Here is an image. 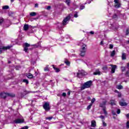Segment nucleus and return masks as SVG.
Listing matches in <instances>:
<instances>
[{
  "mask_svg": "<svg viewBox=\"0 0 129 129\" xmlns=\"http://www.w3.org/2000/svg\"><path fill=\"white\" fill-rule=\"evenodd\" d=\"M92 85V81H88L85 83L81 87V91L84 90L86 88H90V87Z\"/></svg>",
  "mask_w": 129,
  "mask_h": 129,
  "instance_id": "obj_1",
  "label": "nucleus"
},
{
  "mask_svg": "<svg viewBox=\"0 0 129 129\" xmlns=\"http://www.w3.org/2000/svg\"><path fill=\"white\" fill-rule=\"evenodd\" d=\"M107 101L106 100L102 102V103H100L99 107H101L102 108V110L103 111L104 114L106 115L107 114V111H106V103Z\"/></svg>",
  "mask_w": 129,
  "mask_h": 129,
  "instance_id": "obj_2",
  "label": "nucleus"
},
{
  "mask_svg": "<svg viewBox=\"0 0 129 129\" xmlns=\"http://www.w3.org/2000/svg\"><path fill=\"white\" fill-rule=\"evenodd\" d=\"M43 108L45 111H49L50 109H51V108L50 107V103L47 102H45L43 105Z\"/></svg>",
  "mask_w": 129,
  "mask_h": 129,
  "instance_id": "obj_3",
  "label": "nucleus"
},
{
  "mask_svg": "<svg viewBox=\"0 0 129 129\" xmlns=\"http://www.w3.org/2000/svg\"><path fill=\"white\" fill-rule=\"evenodd\" d=\"M13 45H8L7 46H0V54L3 53V50H10L11 48H12Z\"/></svg>",
  "mask_w": 129,
  "mask_h": 129,
  "instance_id": "obj_4",
  "label": "nucleus"
},
{
  "mask_svg": "<svg viewBox=\"0 0 129 129\" xmlns=\"http://www.w3.org/2000/svg\"><path fill=\"white\" fill-rule=\"evenodd\" d=\"M114 3H115L114 7L115 9H119L121 7V4L119 3L118 0H114Z\"/></svg>",
  "mask_w": 129,
  "mask_h": 129,
  "instance_id": "obj_5",
  "label": "nucleus"
},
{
  "mask_svg": "<svg viewBox=\"0 0 129 129\" xmlns=\"http://www.w3.org/2000/svg\"><path fill=\"white\" fill-rule=\"evenodd\" d=\"M30 46H31V45L27 42H25V43H24L23 44V47L24 48V51H25L26 53H27L28 50H29L28 48H29Z\"/></svg>",
  "mask_w": 129,
  "mask_h": 129,
  "instance_id": "obj_6",
  "label": "nucleus"
},
{
  "mask_svg": "<svg viewBox=\"0 0 129 129\" xmlns=\"http://www.w3.org/2000/svg\"><path fill=\"white\" fill-rule=\"evenodd\" d=\"M14 123H23V122H25V119L18 118V119H15L14 121Z\"/></svg>",
  "mask_w": 129,
  "mask_h": 129,
  "instance_id": "obj_7",
  "label": "nucleus"
},
{
  "mask_svg": "<svg viewBox=\"0 0 129 129\" xmlns=\"http://www.w3.org/2000/svg\"><path fill=\"white\" fill-rule=\"evenodd\" d=\"M29 93H30V92L26 90V89H24L23 90V92L20 93V96L21 97H24V96H26V95H27V94H29Z\"/></svg>",
  "mask_w": 129,
  "mask_h": 129,
  "instance_id": "obj_8",
  "label": "nucleus"
},
{
  "mask_svg": "<svg viewBox=\"0 0 129 129\" xmlns=\"http://www.w3.org/2000/svg\"><path fill=\"white\" fill-rule=\"evenodd\" d=\"M110 66H111V73H112V74H113V73H115V69H116V67H117V66L116 65L113 64H110Z\"/></svg>",
  "mask_w": 129,
  "mask_h": 129,
  "instance_id": "obj_9",
  "label": "nucleus"
},
{
  "mask_svg": "<svg viewBox=\"0 0 129 129\" xmlns=\"http://www.w3.org/2000/svg\"><path fill=\"white\" fill-rule=\"evenodd\" d=\"M84 75H85L84 72L82 71H79V73H77V77H78V78H81V77H82V76H84Z\"/></svg>",
  "mask_w": 129,
  "mask_h": 129,
  "instance_id": "obj_10",
  "label": "nucleus"
},
{
  "mask_svg": "<svg viewBox=\"0 0 129 129\" xmlns=\"http://www.w3.org/2000/svg\"><path fill=\"white\" fill-rule=\"evenodd\" d=\"M69 20H70V16H67V17H66L62 21V25L63 26H66V23H67V22H68V21H69Z\"/></svg>",
  "mask_w": 129,
  "mask_h": 129,
  "instance_id": "obj_11",
  "label": "nucleus"
},
{
  "mask_svg": "<svg viewBox=\"0 0 129 129\" xmlns=\"http://www.w3.org/2000/svg\"><path fill=\"white\" fill-rule=\"evenodd\" d=\"M7 94H8V93H0L1 98H3V99H6L8 97Z\"/></svg>",
  "mask_w": 129,
  "mask_h": 129,
  "instance_id": "obj_12",
  "label": "nucleus"
},
{
  "mask_svg": "<svg viewBox=\"0 0 129 129\" xmlns=\"http://www.w3.org/2000/svg\"><path fill=\"white\" fill-rule=\"evenodd\" d=\"M109 104L112 106H113V105H116V101L115 99H111L110 100Z\"/></svg>",
  "mask_w": 129,
  "mask_h": 129,
  "instance_id": "obj_13",
  "label": "nucleus"
},
{
  "mask_svg": "<svg viewBox=\"0 0 129 129\" xmlns=\"http://www.w3.org/2000/svg\"><path fill=\"white\" fill-rule=\"evenodd\" d=\"M91 126L92 127H95L96 126V121L93 120L91 122Z\"/></svg>",
  "mask_w": 129,
  "mask_h": 129,
  "instance_id": "obj_14",
  "label": "nucleus"
},
{
  "mask_svg": "<svg viewBox=\"0 0 129 129\" xmlns=\"http://www.w3.org/2000/svg\"><path fill=\"white\" fill-rule=\"evenodd\" d=\"M7 96H9V97L14 98L16 97V94L13 93H7Z\"/></svg>",
  "mask_w": 129,
  "mask_h": 129,
  "instance_id": "obj_15",
  "label": "nucleus"
},
{
  "mask_svg": "<svg viewBox=\"0 0 129 129\" xmlns=\"http://www.w3.org/2000/svg\"><path fill=\"white\" fill-rule=\"evenodd\" d=\"M119 104L120 105V106H126V105H127V103H126V102L121 101L119 102Z\"/></svg>",
  "mask_w": 129,
  "mask_h": 129,
  "instance_id": "obj_16",
  "label": "nucleus"
},
{
  "mask_svg": "<svg viewBox=\"0 0 129 129\" xmlns=\"http://www.w3.org/2000/svg\"><path fill=\"white\" fill-rule=\"evenodd\" d=\"M52 67H53L54 70H55V72H56V73H58L60 72V69H59V68H56V67H55V65L53 64V65H52Z\"/></svg>",
  "mask_w": 129,
  "mask_h": 129,
  "instance_id": "obj_17",
  "label": "nucleus"
},
{
  "mask_svg": "<svg viewBox=\"0 0 129 129\" xmlns=\"http://www.w3.org/2000/svg\"><path fill=\"white\" fill-rule=\"evenodd\" d=\"M27 77H28L29 79H32V78H34V76L33 74L29 73L27 75Z\"/></svg>",
  "mask_w": 129,
  "mask_h": 129,
  "instance_id": "obj_18",
  "label": "nucleus"
},
{
  "mask_svg": "<svg viewBox=\"0 0 129 129\" xmlns=\"http://www.w3.org/2000/svg\"><path fill=\"white\" fill-rule=\"evenodd\" d=\"M86 53V50L81 51V53H80V56H81V57H84V56H85Z\"/></svg>",
  "mask_w": 129,
  "mask_h": 129,
  "instance_id": "obj_19",
  "label": "nucleus"
},
{
  "mask_svg": "<svg viewBox=\"0 0 129 129\" xmlns=\"http://www.w3.org/2000/svg\"><path fill=\"white\" fill-rule=\"evenodd\" d=\"M23 29L24 31H28V30H29V25L25 24L23 27Z\"/></svg>",
  "mask_w": 129,
  "mask_h": 129,
  "instance_id": "obj_20",
  "label": "nucleus"
},
{
  "mask_svg": "<svg viewBox=\"0 0 129 129\" xmlns=\"http://www.w3.org/2000/svg\"><path fill=\"white\" fill-rule=\"evenodd\" d=\"M126 59V54L125 53H122V60H125Z\"/></svg>",
  "mask_w": 129,
  "mask_h": 129,
  "instance_id": "obj_21",
  "label": "nucleus"
},
{
  "mask_svg": "<svg viewBox=\"0 0 129 129\" xmlns=\"http://www.w3.org/2000/svg\"><path fill=\"white\" fill-rule=\"evenodd\" d=\"M4 22H5V19L3 17H0V26L3 25Z\"/></svg>",
  "mask_w": 129,
  "mask_h": 129,
  "instance_id": "obj_22",
  "label": "nucleus"
},
{
  "mask_svg": "<svg viewBox=\"0 0 129 129\" xmlns=\"http://www.w3.org/2000/svg\"><path fill=\"white\" fill-rule=\"evenodd\" d=\"M32 46H33L34 48H39V47H40V43H37L35 44H33Z\"/></svg>",
  "mask_w": 129,
  "mask_h": 129,
  "instance_id": "obj_23",
  "label": "nucleus"
},
{
  "mask_svg": "<svg viewBox=\"0 0 129 129\" xmlns=\"http://www.w3.org/2000/svg\"><path fill=\"white\" fill-rule=\"evenodd\" d=\"M30 16H31V17H35L37 16V13L36 12H31L30 14Z\"/></svg>",
  "mask_w": 129,
  "mask_h": 129,
  "instance_id": "obj_24",
  "label": "nucleus"
},
{
  "mask_svg": "<svg viewBox=\"0 0 129 129\" xmlns=\"http://www.w3.org/2000/svg\"><path fill=\"white\" fill-rule=\"evenodd\" d=\"M71 3V1L70 0H66V4L68 6V7H70V3Z\"/></svg>",
  "mask_w": 129,
  "mask_h": 129,
  "instance_id": "obj_25",
  "label": "nucleus"
},
{
  "mask_svg": "<svg viewBox=\"0 0 129 129\" xmlns=\"http://www.w3.org/2000/svg\"><path fill=\"white\" fill-rule=\"evenodd\" d=\"M65 64H66L67 66H70L71 62L68 60L64 61Z\"/></svg>",
  "mask_w": 129,
  "mask_h": 129,
  "instance_id": "obj_26",
  "label": "nucleus"
},
{
  "mask_svg": "<svg viewBox=\"0 0 129 129\" xmlns=\"http://www.w3.org/2000/svg\"><path fill=\"white\" fill-rule=\"evenodd\" d=\"M93 75H100V72L96 71L95 72L93 73Z\"/></svg>",
  "mask_w": 129,
  "mask_h": 129,
  "instance_id": "obj_27",
  "label": "nucleus"
},
{
  "mask_svg": "<svg viewBox=\"0 0 129 129\" xmlns=\"http://www.w3.org/2000/svg\"><path fill=\"white\" fill-rule=\"evenodd\" d=\"M10 9V7L9 6H4L3 7V10H8Z\"/></svg>",
  "mask_w": 129,
  "mask_h": 129,
  "instance_id": "obj_28",
  "label": "nucleus"
},
{
  "mask_svg": "<svg viewBox=\"0 0 129 129\" xmlns=\"http://www.w3.org/2000/svg\"><path fill=\"white\" fill-rule=\"evenodd\" d=\"M115 55V50H113L110 54L111 57H113Z\"/></svg>",
  "mask_w": 129,
  "mask_h": 129,
  "instance_id": "obj_29",
  "label": "nucleus"
},
{
  "mask_svg": "<svg viewBox=\"0 0 129 129\" xmlns=\"http://www.w3.org/2000/svg\"><path fill=\"white\" fill-rule=\"evenodd\" d=\"M126 69V68L125 67H121V70L122 72H124Z\"/></svg>",
  "mask_w": 129,
  "mask_h": 129,
  "instance_id": "obj_30",
  "label": "nucleus"
},
{
  "mask_svg": "<svg viewBox=\"0 0 129 129\" xmlns=\"http://www.w3.org/2000/svg\"><path fill=\"white\" fill-rule=\"evenodd\" d=\"M99 118H101V119H102V120H103L104 121V120L105 119V117L104 115H100L99 116Z\"/></svg>",
  "mask_w": 129,
  "mask_h": 129,
  "instance_id": "obj_31",
  "label": "nucleus"
},
{
  "mask_svg": "<svg viewBox=\"0 0 129 129\" xmlns=\"http://www.w3.org/2000/svg\"><path fill=\"white\" fill-rule=\"evenodd\" d=\"M125 36H128L129 35V28H127L125 31Z\"/></svg>",
  "mask_w": 129,
  "mask_h": 129,
  "instance_id": "obj_32",
  "label": "nucleus"
},
{
  "mask_svg": "<svg viewBox=\"0 0 129 129\" xmlns=\"http://www.w3.org/2000/svg\"><path fill=\"white\" fill-rule=\"evenodd\" d=\"M22 82H23L24 83H26L27 85H28L29 84V81H28V80H27V79H24L23 80Z\"/></svg>",
  "mask_w": 129,
  "mask_h": 129,
  "instance_id": "obj_33",
  "label": "nucleus"
},
{
  "mask_svg": "<svg viewBox=\"0 0 129 129\" xmlns=\"http://www.w3.org/2000/svg\"><path fill=\"white\" fill-rule=\"evenodd\" d=\"M86 47V44H84L82 46V50H83V51H84V50H86V48H85Z\"/></svg>",
  "mask_w": 129,
  "mask_h": 129,
  "instance_id": "obj_34",
  "label": "nucleus"
},
{
  "mask_svg": "<svg viewBox=\"0 0 129 129\" xmlns=\"http://www.w3.org/2000/svg\"><path fill=\"white\" fill-rule=\"evenodd\" d=\"M91 106H92V104H90V105H89L87 108V109H88V110H89V109L91 108Z\"/></svg>",
  "mask_w": 129,
  "mask_h": 129,
  "instance_id": "obj_35",
  "label": "nucleus"
},
{
  "mask_svg": "<svg viewBox=\"0 0 129 129\" xmlns=\"http://www.w3.org/2000/svg\"><path fill=\"white\" fill-rule=\"evenodd\" d=\"M102 122L103 124V126H106V125H107V124H106V123L104 121L102 120Z\"/></svg>",
  "mask_w": 129,
  "mask_h": 129,
  "instance_id": "obj_36",
  "label": "nucleus"
},
{
  "mask_svg": "<svg viewBox=\"0 0 129 129\" xmlns=\"http://www.w3.org/2000/svg\"><path fill=\"white\" fill-rule=\"evenodd\" d=\"M84 9H85V6H84V5H81L80 10H84Z\"/></svg>",
  "mask_w": 129,
  "mask_h": 129,
  "instance_id": "obj_37",
  "label": "nucleus"
},
{
  "mask_svg": "<svg viewBox=\"0 0 129 129\" xmlns=\"http://www.w3.org/2000/svg\"><path fill=\"white\" fill-rule=\"evenodd\" d=\"M112 19H117V15L114 14L112 16Z\"/></svg>",
  "mask_w": 129,
  "mask_h": 129,
  "instance_id": "obj_38",
  "label": "nucleus"
},
{
  "mask_svg": "<svg viewBox=\"0 0 129 129\" xmlns=\"http://www.w3.org/2000/svg\"><path fill=\"white\" fill-rule=\"evenodd\" d=\"M117 89H122L123 87L122 85H118L117 87Z\"/></svg>",
  "mask_w": 129,
  "mask_h": 129,
  "instance_id": "obj_39",
  "label": "nucleus"
},
{
  "mask_svg": "<svg viewBox=\"0 0 129 129\" xmlns=\"http://www.w3.org/2000/svg\"><path fill=\"white\" fill-rule=\"evenodd\" d=\"M44 70L45 72L47 71H49V68H48V67H46L44 68Z\"/></svg>",
  "mask_w": 129,
  "mask_h": 129,
  "instance_id": "obj_40",
  "label": "nucleus"
},
{
  "mask_svg": "<svg viewBox=\"0 0 129 129\" xmlns=\"http://www.w3.org/2000/svg\"><path fill=\"white\" fill-rule=\"evenodd\" d=\"M95 102V98H93L91 100V104H93Z\"/></svg>",
  "mask_w": 129,
  "mask_h": 129,
  "instance_id": "obj_41",
  "label": "nucleus"
},
{
  "mask_svg": "<svg viewBox=\"0 0 129 129\" xmlns=\"http://www.w3.org/2000/svg\"><path fill=\"white\" fill-rule=\"evenodd\" d=\"M126 128H129V121H127L126 123Z\"/></svg>",
  "mask_w": 129,
  "mask_h": 129,
  "instance_id": "obj_42",
  "label": "nucleus"
},
{
  "mask_svg": "<svg viewBox=\"0 0 129 129\" xmlns=\"http://www.w3.org/2000/svg\"><path fill=\"white\" fill-rule=\"evenodd\" d=\"M107 69H108L107 66H104V67L102 68V69H103V70H107Z\"/></svg>",
  "mask_w": 129,
  "mask_h": 129,
  "instance_id": "obj_43",
  "label": "nucleus"
},
{
  "mask_svg": "<svg viewBox=\"0 0 129 129\" xmlns=\"http://www.w3.org/2000/svg\"><path fill=\"white\" fill-rule=\"evenodd\" d=\"M53 119V116H51V117H47L46 118V119H48L49 120H51V119Z\"/></svg>",
  "mask_w": 129,
  "mask_h": 129,
  "instance_id": "obj_44",
  "label": "nucleus"
},
{
  "mask_svg": "<svg viewBox=\"0 0 129 129\" xmlns=\"http://www.w3.org/2000/svg\"><path fill=\"white\" fill-rule=\"evenodd\" d=\"M116 113L117 114H119V113H120V109H117Z\"/></svg>",
  "mask_w": 129,
  "mask_h": 129,
  "instance_id": "obj_45",
  "label": "nucleus"
},
{
  "mask_svg": "<svg viewBox=\"0 0 129 129\" xmlns=\"http://www.w3.org/2000/svg\"><path fill=\"white\" fill-rule=\"evenodd\" d=\"M112 114L113 115H116V113H115V112L113 110L112 111Z\"/></svg>",
  "mask_w": 129,
  "mask_h": 129,
  "instance_id": "obj_46",
  "label": "nucleus"
},
{
  "mask_svg": "<svg viewBox=\"0 0 129 129\" xmlns=\"http://www.w3.org/2000/svg\"><path fill=\"white\" fill-rule=\"evenodd\" d=\"M113 48V45L110 44L109 45V49H112Z\"/></svg>",
  "mask_w": 129,
  "mask_h": 129,
  "instance_id": "obj_47",
  "label": "nucleus"
},
{
  "mask_svg": "<svg viewBox=\"0 0 129 129\" xmlns=\"http://www.w3.org/2000/svg\"><path fill=\"white\" fill-rule=\"evenodd\" d=\"M9 15L10 16H13L14 15V12H10L9 13Z\"/></svg>",
  "mask_w": 129,
  "mask_h": 129,
  "instance_id": "obj_48",
  "label": "nucleus"
},
{
  "mask_svg": "<svg viewBox=\"0 0 129 129\" xmlns=\"http://www.w3.org/2000/svg\"><path fill=\"white\" fill-rule=\"evenodd\" d=\"M74 17L75 18H78V15L77 14V13L74 14Z\"/></svg>",
  "mask_w": 129,
  "mask_h": 129,
  "instance_id": "obj_49",
  "label": "nucleus"
},
{
  "mask_svg": "<svg viewBox=\"0 0 129 129\" xmlns=\"http://www.w3.org/2000/svg\"><path fill=\"white\" fill-rule=\"evenodd\" d=\"M62 96H63V97H66V93H62Z\"/></svg>",
  "mask_w": 129,
  "mask_h": 129,
  "instance_id": "obj_50",
  "label": "nucleus"
},
{
  "mask_svg": "<svg viewBox=\"0 0 129 129\" xmlns=\"http://www.w3.org/2000/svg\"><path fill=\"white\" fill-rule=\"evenodd\" d=\"M39 7V5L38 4H36L35 5V8H38Z\"/></svg>",
  "mask_w": 129,
  "mask_h": 129,
  "instance_id": "obj_51",
  "label": "nucleus"
},
{
  "mask_svg": "<svg viewBox=\"0 0 129 129\" xmlns=\"http://www.w3.org/2000/svg\"><path fill=\"white\" fill-rule=\"evenodd\" d=\"M126 68H127V69H129V62L126 63Z\"/></svg>",
  "mask_w": 129,
  "mask_h": 129,
  "instance_id": "obj_52",
  "label": "nucleus"
},
{
  "mask_svg": "<svg viewBox=\"0 0 129 129\" xmlns=\"http://www.w3.org/2000/svg\"><path fill=\"white\" fill-rule=\"evenodd\" d=\"M118 97H121V94H120V93L118 94Z\"/></svg>",
  "mask_w": 129,
  "mask_h": 129,
  "instance_id": "obj_53",
  "label": "nucleus"
},
{
  "mask_svg": "<svg viewBox=\"0 0 129 129\" xmlns=\"http://www.w3.org/2000/svg\"><path fill=\"white\" fill-rule=\"evenodd\" d=\"M47 10H51V7L50 6H48L47 8Z\"/></svg>",
  "mask_w": 129,
  "mask_h": 129,
  "instance_id": "obj_54",
  "label": "nucleus"
},
{
  "mask_svg": "<svg viewBox=\"0 0 129 129\" xmlns=\"http://www.w3.org/2000/svg\"><path fill=\"white\" fill-rule=\"evenodd\" d=\"M100 45H101V46H103V41H101V42H100Z\"/></svg>",
  "mask_w": 129,
  "mask_h": 129,
  "instance_id": "obj_55",
  "label": "nucleus"
},
{
  "mask_svg": "<svg viewBox=\"0 0 129 129\" xmlns=\"http://www.w3.org/2000/svg\"><path fill=\"white\" fill-rule=\"evenodd\" d=\"M90 34H91V35H93L94 34V32L93 31H90Z\"/></svg>",
  "mask_w": 129,
  "mask_h": 129,
  "instance_id": "obj_56",
  "label": "nucleus"
},
{
  "mask_svg": "<svg viewBox=\"0 0 129 129\" xmlns=\"http://www.w3.org/2000/svg\"><path fill=\"white\" fill-rule=\"evenodd\" d=\"M126 117H127V118H129V113L126 115Z\"/></svg>",
  "mask_w": 129,
  "mask_h": 129,
  "instance_id": "obj_57",
  "label": "nucleus"
},
{
  "mask_svg": "<svg viewBox=\"0 0 129 129\" xmlns=\"http://www.w3.org/2000/svg\"><path fill=\"white\" fill-rule=\"evenodd\" d=\"M71 93L70 91H68V95H70Z\"/></svg>",
  "mask_w": 129,
  "mask_h": 129,
  "instance_id": "obj_58",
  "label": "nucleus"
},
{
  "mask_svg": "<svg viewBox=\"0 0 129 129\" xmlns=\"http://www.w3.org/2000/svg\"><path fill=\"white\" fill-rule=\"evenodd\" d=\"M15 2V0H11V3H14Z\"/></svg>",
  "mask_w": 129,
  "mask_h": 129,
  "instance_id": "obj_59",
  "label": "nucleus"
},
{
  "mask_svg": "<svg viewBox=\"0 0 129 129\" xmlns=\"http://www.w3.org/2000/svg\"><path fill=\"white\" fill-rule=\"evenodd\" d=\"M11 63H12V61H8V64H11Z\"/></svg>",
  "mask_w": 129,
  "mask_h": 129,
  "instance_id": "obj_60",
  "label": "nucleus"
},
{
  "mask_svg": "<svg viewBox=\"0 0 129 129\" xmlns=\"http://www.w3.org/2000/svg\"><path fill=\"white\" fill-rule=\"evenodd\" d=\"M113 118H114V119H115L116 118V116H113Z\"/></svg>",
  "mask_w": 129,
  "mask_h": 129,
  "instance_id": "obj_61",
  "label": "nucleus"
},
{
  "mask_svg": "<svg viewBox=\"0 0 129 129\" xmlns=\"http://www.w3.org/2000/svg\"><path fill=\"white\" fill-rule=\"evenodd\" d=\"M88 99H90V97H88Z\"/></svg>",
  "mask_w": 129,
  "mask_h": 129,
  "instance_id": "obj_62",
  "label": "nucleus"
},
{
  "mask_svg": "<svg viewBox=\"0 0 129 129\" xmlns=\"http://www.w3.org/2000/svg\"><path fill=\"white\" fill-rule=\"evenodd\" d=\"M51 82H52V80H50Z\"/></svg>",
  "mask_w": 129,
  "mask_h": 129,
  "instance_id": "obj_63",
  "label": "nucleus"
}]
</instances>
